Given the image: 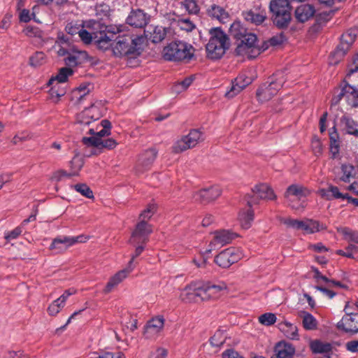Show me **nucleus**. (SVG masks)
<instances>
[{
    "mask_svg": "<svg viewBox=\"0 0 358 358\" xmlns=\"http://www.w3.org/2000/svg\"><path fill=\"white\" fill-rule=\"evenodd\" d=\"M310 194V191L302 185L292 184L289 185L285 192V196L290 195L296 196L299 199L305 198Z\"/></svg>",
    "mask_w": 358,
    "mask_h": 358,
    "instance_id": "58836bf2",
    "label": "nucleus"
},
{
    "mask_svg": "<svg viewBox=\"0 0 358 358\" xmlns=\"http://www.w3.org/2000/svg\"><path fill=\"white\" fill-rule=\"evenodd\" d=\"M157 155L158 150L155 147L146 149L139 155L138 164L143 167V170H149Z\"/></svg>",
    "mask_w": 358,
    "mask_h": 358,
    "instance_id": "a878e982",
    "label": "nucleus"
},
{
    "mask_svg": "<svg viewBox=\"0 0 358 358\" xmlns=\"http://www.w3.org/2000/svg\"><path fill=\"white\" fill-rule=\"evenodd\" d=\"M299 315L303 319L302 324L306 330H315L317 328V320L311 313L303 310Z\"/></svg>",
    "mask_w": 358,
    "mask_h": 358,
    "instance_id": "79ce46f5",
    "label": "nucleus"
},
{
    "mask_svg": "<svg viewBox=\"0 0 358 358\" xmlns=\"http://www.w3.org/2000/svg\"><path fill=\"white\" fill-rule=\"evenodd\" d=\"M73 176H78V172H72L71 171L70 173H68L65 170L59 169L53 173L52 178L55 180H56L57 182H59V181L62 180V179L64 177L71 178Z\"/></svg>",
    "mask_w": 358,
    "mask_h": 358,
    "instance_id": "e2e57ef3",
    "label": "nucleus"
},
{
    "mask_svg": "<svg viewBox=\"0 0 358 358\" xmlns=\"http://www.w3.org/2000/svg\"><path fill=\"white\" fill-rule=\"evenodd\" d=\"M90 83H83L78 87L75 88L73 93L84 92L83 94H80L76 101V104H80L82 100L90 93V90L87 87L90 85Z\"/></svg>",
    "mask_w": 358,
    "mask_h": 358,
    "instance_id": "4d7b16f0",
    "label": "nucleus"
},
{
    "mask_svg": "<svg viewBox=\"0 0 358 358\" xmlns=\"http://www.w3.org/2000/svg\"><path fill=\"white\" fill-rule=\"evenodd\" d=\"M277 317L274 313H266L259 317V322L263 325L271 326L275 324Z\"/></svg>",
    "mask_w": 358,
    "mask_h": 358,
    "instance_id": "864d4df0",
    "label": "nucleus"
},
{
    "mask_svg": "<svg viewBox=\"0 0 358 358\" xmlns=\"http://www.w3.org/2000/svg\"><path fill=\"white\" fill-rule=\"evenodd\" d=\"M45 55L43 52H36L29 57V64L37 67L42 65L45 61Z\"/></svg>",
    "mask_w": 358,
    "mask_h": 358,
    "instance_id": "5fc2aeb1",
    "label": "nucleus"
},
{
    "mask_svg": "<svg viewBox=\"0 0 358 358\" xmlns=\"http://www.w3.org/2000/svg\"><path fill=\"white\" fill-rule=\"evenodd\" d=\"M195 48L192 45L180 40L173 41L168 43L162 51V57L168 62L188 63L193 58Z\"/></svg>",
    "mask_w": 358,
    "mask_h": 358,
    "instance_id": "7ed1b4c3",
    "label": "nucleus"
},
{
    "mask_svg": "<svg viewBox=\"0 0 358 358\" xmlns=\"http://www.w3.org/2000/svg\"><path fill=\"white\" fill-rule=\"evenodd\" d=\"M23 31L26 36L29 37L41 38L43 35L42 31L38 27L34 26L26 27Z\"/></svg>",
    "mask_w": 358,
    "mask_h": 358,
    "instance_id": "774afa93",
    "label": "nucleus"
},
{
    "mask_svg": "<svg viewBox=\"0 0 358 358\" xmlns=\"http://www.w3.org/2000/svg\"><path fill=\"white\" fill-rule=\"evenodd\" d=\"M150 15L143 9H131L127 17L126 23L135 28H144L150 22Z\"/></svg>",
    "mask_w": 358,
    "mask_h": 358,
    "instance_id": "f3484780",
    "label": "nucleus"
},
{
    "mask_svg": "<svg viewBox=\"0 0 358 358\" xmlns=\"http://www.w3.org/2000/svg\"><path fill=\"white\" fill-rule=\"evenodd\" d=\"M352 64L348 65V71L346 73V78L349 79L351 83H354V80L352 79V76L358 73V53L352 57Z\"/></svg>",
    "mask_w": 358,
    "mask_h": 358,
    "instance_id": "6e6d98bb",
    "label": "nucleus"
},
{
    "mask_svg": "<svg viewBox=\"0 0 358 358\" xmlns=\"http://www.w3.org/2000/svg\"><path fill=\"white\" fill-rule=\"evenodd\" d=\"M81 27H85L84 22L82 24H79L78 22L74 23L73 22H71L67 23V24L66 25L65 31L68 34L71 36H74L77 34H79Z\"/></svg>",
    "mask_w": 358,
    "mask_h": 358,
    "instance_id": "bf43d9fd",
    "label": "nucleus"
},
{
    "mask_svg": "<svg viewBox=\"0 0 358 358\" xmlns=\"http://www.w3.org/2000/svg\"><path fill=\"white\" fill-rule=\"evenodd\" d=\"M222 194V190L218 186H210L208 188L200 189L196 195L202 204H208L216 200Z\"/></svg>",
    "mask_w": 358,
    "mask_h": 358,
    "instance_id": "b1692460",
    "label": "nucleus"
},
{
    "mask_svg": "<svg viewBox=\"0 0 358 358\" xmlns=\"http://www.w3.org/2000/svg\"><path fill=\"white\" fill-rule=\"evenodd\" d=\"M316 10L312 4L305 3L296 7L294 15L299 22L304 23L315 15Z\"/></svg>",
    "mask_w": 358,
    "mask_h": 358,
    "instance_id": "bb28decb",
    "label": "nucleus"
},
{
    "mask_svg": "<svg viewBox=\"0 0 358 358\" xmlns=\"http://www.w3.org/2000/svg\"><path fill=\"white\" fill-rule=\"evenodd\" d=\"M74 71L69 67H62L59 69L58 73L52 77L48 82V85H51L54 81L57 80L59 83H64L68 80L69 76L73 75Z\"/></svg>",
    "mask_w": 358,
    "mask_h": 358,
    "instance_id": "a19ab883",
    "label": "nucleus"
},
{
    "mask_svg": "<svg viewBox=\"0 0 358 358\" xmlns=\"http://www.w3.org/2000/svg\"><path fill=\"white\" fill-rule=\"evenodd\" d=\"M75 190L87 199H94V194L90 187L85 183H78L73 186Z\"/></svg>",
    "mask_w": 358,
    "mask_h": 358,
    "instance_id": "09e8293b",
    "label": "nucleus"
},
{
    "mask_svg": "<svg viewBox=\"0 0 358 358\" xmlns=\"http://www.w3.org/2000/svg\"><path fill=\"white\" fill-rule=\"evenodd\" d=\"M243 16L247 22H250L255 25L261 24L266 19L265 11L256 13L252 10H250L243 12Z\"/></svg>",
    "mask_w": 358,
    "mask_h": 358,
    "instance_id": "ea45409f",
    "label": "nucleus"
},
{
    "mask_svg": "<svg viewBox=\"0 0 358 358\" xmlns=\"http://www.w3.org/2000/svg\"><path fill=\"white\" fill-rule=\"evenodd\" d=\"M273 352L276 358H294L296 348L292 343L282 340L275 345Z\"/></svg>",
    "mask_w": 358,
    "mask_h": 358,
    "instance_id": "5701e85b",
    "label": "nucleus"
},
{
    "mask_svg": "<svg viewBox=\"0 0 358 358\" xmlns=\"http://www.w3.org/2000/svg\"><path fill=\"white\" fill-rule=\"evenodd\" d=\"M333 11L322 12L315 15V22L309 28L310 34H316L319 33L327 23L332 18Z\"/></svg>",
    "mask_w": 358,
    "mask_h": 358,
    "instance_id": "cd10ccee",
    "label": "nucleus"
},
{
    "mask_svg": "<svg viewBox=\"0 0 358 358\" xmlns=\"http://www.w3.org/2000/svg\"><path fill=\"white\" fill-rule=\"evenodd\" d=\"M343 98L351 108H358V89L354 83L345 77L338 87L334 89V95L331 99V106H337Z\"/></svg>",
    "mask_w": 358,
    "mask_h": 358,
    "instance_id": "20e7f679",
    "label": "nucleus"
},
{
    "mask_svg": "<svg viewBox=\"0 0 358 358\" xmlns=\"http://www.w3.org/2000/svg\"><path fill=\"white\" fill-rule=\"evenodd\" d=\"M168 32H170V27H164L163 26H153L149 27L148 34H145L144 31V36H147V41L150 40L152 43H158L162 42L166 36Z\"/></svg>",
    "mask_w": 358,
    "mask_h": 358,
    "instance_id": "393cba45",
    "label": "nucleus"
},
{
    "mask_svg": "<svg viewBox=\"0 0 358 358\" xmlns=\"http://www.w3.org/2000/svg\"><path fill=\"white\" fill-rule=\"evenodd\" d=\"M84 26L91 30L94 40L101 36L103 33H106V24L103 22V18L85 21Z\"/></svg>",
    "mask_w": 358,
    "mask_h": 358,
    "instance_id": "7c9ffc66",
    "label": "nucleus"
},
{
    "mask_svg": "<svg viewBox=\"0 0 358 358\" xmlns=\"http://www.w3.org/2000/svg\"><path fill=\"white\" fill-rule=\"evenodd\" d=\"M157 210L155 204H149L147 208L142 211L140 214L139 218L141 220H148L154 215Z\"/></svg>",
    "mask_w": 358,
    "mask_h": 358,
    "instance_id": "052dcab7",
    "label": "nucleus"
},
{
    "mask_svg": "<svg viewBox=\"0 0 358 358\" xmlns=\"http://www.w3.org/2000/svg\"><path fill=\"white\" fill-rule=\"evenodd\" d=\"M247 32L248 29L242 24L241 21L235 20L230 25L229 36L232 37L237 42L242 39Z\"/></svg>",
    "mask_w": 358,
    "mask_h": 358,
    "instance_id": "c9c22d12",
    "label": "nucleus"
},
{
    "mask_svg": "<svg viewBox=\"0 0 358 358\" xmlns=\"http://www.w3.org/2000/svg\"><path fill=\"white\" fill-rule=\"evenodd\" d=\"M207 13L210 17L218 20L222 24L226 23L230 17L224 8L216 4L211 5L207 9Z\"/></svg>",
    "mask_w": 358,
    "mask_h": 358,
    "instance_id": "473e14b6",
    "label": "nucleus"
},
{
    "mask_svg": "<svg viewBox=\"0 0 358 358\" xmlns=\"http://www.w3.org/2000/svg\"><path fill=\"white\" fill-rule=\"evenodd\" d=\"M78 35L81 41L86 45L91 44L94 40V36L92 32H90L87 30L85 29L84 27L80 28Z\"/></svg>",
    "mask_w": 358,
    "mask_h": 358,
    "instance_id": "0e129e2a",
    "label": "nucleus"
},
{
    "mask_svg": "<svg viewBox=\"0 0 358 358\" xmlns=\"http://www.w3.org/2000/svg\"><path fill=\"white\" fill-rule=\"evenodd\" d=\"M101 117L99 110L92 103L90 106L86 107L78 115V123L89 125L91 122L99 120Z\"/></svg>",
    "mask_w": 358,
    "mask_h": 358,
    "instance_id": "4be33fe9",
    "label": "nucleus"
},
{
    "mask_svg": "<svg viewBox=\"0 0 358 358\" xmlns=\"http://www.w3.org/2000/svg\"><path fill=\"white\" fill-rule=\"evenodd\" d=\"M320 194L322 196H327L328 200L331 199H341L342 200L346 199L348 193H341L339 191L338 187L330 185L327 189H321L320 190Z\"/></svg>",
    "mask_w": 358,
    "mask_h": 358,
    "instance_id": "e433bc0d",
    "label": "nucleus"
},
{
    "mask_svg": "<svg viewBox=\"0 0 358 358\" xmlns=\"http://www.w3.org/2000/svg\"><path fill=\"white\" fill-rule=\"evenodd\" d=\"M255 213L252 208L243 209L238 213V220L241 227L245 229H249L254 220Z\"/></svg>",
    "mask_w": 358,
    "mask_h": 358,
    "instance_id": "4c0bfd02",
    "label": "nucleus"
},
{
    "mask_svg": "<svg viewBox=\"0 0 358 358\" xmlns=\"http://www.w3.org/2000/svg\"><path fill=\"white\" fill-rule=\"evenodd\" d=\"M164 321V318L162 315L149 320L144 327L143 336L147 339L155 338L163 329Z\"/></svg>",
    "mask_w": 358,
    "mask_h": 358,
    "instance_id": "aec40b11",
    "label": "nucleus"
},
{
    "mask_svg": "<svg viewBox=\"0 0 358 358\" xmlns=\"http://www.w3.org/2000/svg\"><path fill=\"white\" fill-rule=\"evenodd\" d=\"M356 32L357 31L355 29H350L341 36L339 44L330 54L329 59L331 64L336 65L345 57L356 40Z\"/></svg>",
    "mask_w": 358,
    "mask_h": 358,
    "instance_id": "0eeeda50",
    "label": "nucleus"
},
{
    "mask_svg": "<svg viewBox=\"0 0 358 358\" xmlns=\"http://www.w3.org/2000/svg\"><path fill=\"white\" fill-rule=\"evenodd\" d=\"M239 235L231 230H217L214 232V238L209 244L210 248L206 250L205 253L209 254L213 250L215 249L216 244H220L222 246L229 244L233 240L238 238Z\"/></svg>",
    "mask_w": 358,
    "mask_h": 358,
    "instance_id": "dca6fc26",
    "label": "nucleus"
},
{
    "mask_svg": "<svg viewBox=\"0 0 358 358\" xmlns=\"http://www.w3.org/2000/svg\"><path fill=\"white\" fill-rule=\"evenodd\" d=\"M252 192L260 199L267 200H274L276 195L273 189L266 183H259L252 188Z\"/></svg>",
    "mask_w": 358,
    "mask_h": 358,
    "instance_id": "c85d7f7f",
    "label": "nucleus"
},
{
    "mask_svg": "<svg viewBox=\"0 0 358 358\" xmlns=\"http://www.w3.org/2000/svg\"><path fill=\"white\" fill-rule=\"evenodd\" d=\"M252 83V79L250 77L247 76L245 73L239 74L231 81V86L224 95L228 99L234 98Z\"/></svg>",
    "mask_w": 358,
    "mask_h": 358,
    "instance_id": "412c9836",
    "label": "nucleus"
},
{
    "mask_svg": "<svg viewBox=\"0 0 358 358\" xmlns=\"http://www.w3.org/2000/svg\"><path fill=\"white\" fill-rule=\"evenodd\" d=\"M224 331L220 329L216 331L213 336L209 339L210 343L212 346L220 347L225 341V338L223 336Z\"/></svg>",
    "mask_w": 358,
    "mask_h": 358,
    "instance_id": "8fccbe9b",
    "label": "nucleus"
},
{
    "mask_svg": "<svg viewBox=\"0 0 358 358\" xmlns=\"http://www.w3.org/2000/svg\"><path fill=\"white\" fill-rule=\"evenodd\" d=\"M147 42V36L135 34L119 35L113 47V55L117 57H126L128 59H136L141 55Z\"/></svg>",
    "mask_w": 358,
    "mask_h": 358,
    "instance_id": "f257e3e1",
    "label": "nucleus"
},
{
    "mask_svg": "<svg viewBox=\"0 0 358 358\" xmlns=\"http://www.w3.org/2000/svg\"><path fill=\"white\" fill-rule=\"evenodd\" d=\"M338 231L343 235L344 238L348 241L354 242L358 244V231H354L349 227H341L338 229Z\"/></svg>",
    "mask_w": 358,
    "mask_h": 358,
    "instance_id": "49530a36",
    "label": "nucleus"
},
{
    "mask_svg": "<svg viewBox=\"0 0 358 358\" xmlns=\"http://www.w3.org/2000/svg\"><path fill=\"white\" fill-rule=\"evenodd\" d=\"M112 38L106 33H103L97 38L94 39L96 48L102 51H106L111 46Z\"/></svg>",
    "mask_w": 358,
    "mask_h": 358,
    "instance_id": "a18cd8bd",
    "label": "nucleus"
},
{
    "mask_svg": "<svg viewBox=\"0 0 358 358\" xmlns=\"http://www.w3.org/2000/svg\"><path fill=\"white\" fill-rule=\"evenodd\" d=\"M289 0H271L269 11L273 24L280 29H287L292 20Z\"/></svg>",
    "mask_w": 358,
    "mask_h": 358,
    "instance_id": "39448f33",
    "label": "nucleus"
},
{
    "mask_svg": "<svg viewBox=\"0 0 358 358\" xmlns=\"http://www.w3.org/2000/svg\"><path fill=\"white\" fill-rule=\"evenodd\" d=\"M349 301L344 307L345 315L342 319L336 324V327L340 331L354 336L358 333V311H348Z\"/></svg>",
    "mask_w": 358,
    "mask_h": 358,
    "instance_id": "9b49d317",
    "label": "nucleus"
},
{
    "mask_svg": "<svg viewBox=\"0 0 358 358\" xmlns=\"http://www.w3.org/2000/svg\"><path fill=\"white\" fill-rule=\"evenodd\" d=\"M342 176L340 178V180L344 182H349L352 173L355 170V166L350 164H343L341 166Z\"/></svg>",
    "mask_w": 358,
    "mask_h": 358,
    "instance_id": "de8ad7c7",
    "label": "nucleus"
},
{
    "mask_svg": "<svg viewBox=\"0 0 358 358\" xmlns=\"http://www.w3.org/2000/svg\"><path fill=\"white\" fill-rule=\"evenodd\" d=\"M242 257L243 254L238 248L230 247L217 254L214 258V262L220 268H228Z\"/></svg>",
    "mask_w": 358,
    "mask_h": 358,
    "instance_id": "f8f14e48",
    "label": "nucleus"
},
{
    "mask_svg": "<svg viewBox=\"0 0 358 358\" xmlns=\"http://www.w3.org/2000/svg\"><path fill=\"white\" fill-rule=\"evenodd\" d=\"M184 291L185 294L182 299L186 302H197L199 299L204 301L201 280L191 282L185 286Z\"/></svg>",
    "mask_w": 358,
    "mask_h": 358,
    "instance_id": "6ab92c4d",
    "label": "nucleus"
},
{
    "mask_svg": "<svg viewBox=\"0 0 358 358\" xmlns=\"http://www.w3.org/2000/svg\"><path fill=\"white\" fill-rule=\"evenodd\" d=\"M69 238V236H58L54 238L49 246L50 250H56L57 252L66 250L70 245L69 243L64 241V239Z\"/></svg>",
    "mask_w": 358,
    "mask_h": 358,
    "instance_id": "c03bdc74",
    "label": "nucleus"
},
{
    "mask_svg": "<svg viewBox=\"0 0 358 358\" xmlns=\"http://www.w3.org/2000/svg\"><path fill=\"white\" fill-rule=\"evenodd\" d=\"M182 3L189 14H197L199 12V6L195 0H184Z\"/></svg>",
    "mask_w": 358,
    "mask_h": 358,
    "instance_id": "13d9d810",
    "label": "nucleus"
},
{
    "mask_svg": "<svg viewBox=\"0 0 358 358\" xmlns=\"http://www.w3.org/2000/svg\"><path fill=\"white\" fill-rule=\"evenodd\" d=\"M279 73L273 74L268 78V81L262 84L256 92V96L259 102L271 100L282 88L284 80L279 79Z\"/></svg>",
    "mask_w": 358,
    "mask_h": 358,
    "instance_id": "6e6552de",
    "label": "nucleus"
},
{
    "mask_svg": "<svg viewBox=\"0 0 358 358\" xmlns=\"http://www.w3.org/2000/svg\"><path fill=\"white\" fill-rule=\"evenodd\" d=\"M283 224L288 227L297 230H303L307 234H312L320 231L327 229L326 224L321 223L317 220L307 219L306 220H299L296 219L287 218L283 220Z\"/></svg>",
    "mask_w": 358,
    "mask_h": 358,
    "instance_id": "9d476101",
    "label": "nucleus"
},
{
    "mask_svg": "<svg viewBox=\"0 0 358 358\" xmlns=\"http://www.w3.org/2000/svg\"><path fill=\"white\" fill-rule=\"evenodd\" d=\"M287 38L283 32L278 34L268 39L269 45L273 47L282 45L285 41H287Z\"/></svg>",
    "mask_w": 358,
    "mask_h": 358,
    "instance_id": "680f3d73",
    "label": "nucleus"
},
{
    "mask_svg": "<svg viewBox=\"0 0 358 358\" xmlns=\"http://www.w3.org/2000/svg\"><path fill=\"white\" fill-rule=\"evenodd\" d=\"M209 36L206 45V57L213 61L219 60L230 48L229 36L219 27L210 29Z\"/></svg>",
    "mask_w": 358,
    "mask_h": 358,
    "instance_id": "f03ea898",
    "label": "nucleus"
},
{
    "mask_svg": "<svg viewBox=\"0 0 358 358\" xmlns=\"http://www.w3.org/2000/svg\"><path fill=\"white\" fill-rule=\"evenodd\" d=\"M204 141V134L200 129H192L189 134L177 141L172 146V152L181 153L188 149L192 148L201 141Z\"/></svg>",
    "mask_w": 358,
    "mask_h": 358,
    "instance_id": "1a4fd4ad",
    "label": "nucleus"
},
{
    "mask_svg": "<svg viewBox=\"0 0 358 358\" xmlns=\"http://www.w3.org/2000/svg\"><path fill=\"white\" fill-rule=\"evenodd\" d=\"M71 38L65 34L63 31H59L57 34L55 44L62 46L64 44L69 46L71 45Z\"/></svg>",
    "mask_w": 358,
    "mask_h": 358,
    "instance_id": "69168bd1",
    "label": "nucleus"
},
{
    "mask_svg": "<svg viewBox=\"0 0 358 358\" xmlns=\"http://www.w3.org/2000/svg\"><path fill=\"white\" fill-rule=\"evenodd\" d=\"M71 52L64 59L66 67L72 68L81 65L86 62H92L93 57L85 50H78L75 47L71 48Z\"/></svg>",
    "mask_w": 358,
    "mask_h": 358,
    "instance_id": "2eb2a0df",
    "label": "nucleus"
},
{
    "mask_svg": "<svg viewBox=\"0 0 358 358\" xmlns=\"http://www.w3.org/2000/svg\"><path fill=\"white\" fill-rule=\"evenodd\" d=\"M59 84V83H58V84L52 86L49 90V94L51 98H56V100L55 101L56 103L58 102L59 99L66 93V90L61 87Z\"/></svg>",
    "mask_w": 358,
    "mask_h": 358,
    "instance_id": "3c124183",
    "label": "nucleus"
},
{
    "mask_svg": "<svg viewBox=\"0 0 358 358\" xmlns=\"http://www.w3.org/2000/svg\"><path fill=\"white\" fill-rule=\"evenodd\" d=\"M278 329L280 331L289 339L291 340H299V335L298 334V328L294 324L287 322L283 321L282 322L278 323Z\"/></svg>",
    "mask_w": 358,
    "mask_h": 358,
    "instance_id": "2f4dec72",
    "label": "nucleus"
},
{
    "mask_svg": "<svg viewBox=\"0 0 358 358\" xmlns=\"http://www.w3.org/2000/svg\"><path fill=\"white\" fill-rule=\"evenodd\" d=\"M167 19L171 22V24L176 23L181 30L187 32L192 31L195 28V24L189 18H180L178 17V19H176L174 13L169 14Z\"/></svg>",
    "mask_w": 358,
    "mask_h": 358,
    "instance_id": "72a5a7b5",
    "label": "nucleus"
},
{
    "mask_svg": "<svg viewBox=\"0 0 358 358\" xmlns=\"http://www.w3.org/2000/svg\"><path fill=\"white\" fill-rule=\"evenodd\" d=\"M257 41L258 38L255 34L247 32L245 36L240 40V43L235 48L234 55L236 56L247 55L248 58L252 59L250 55H252V52H254L255 48H256L257 44Z\"/></svg>",
    "mask_w": 358,
    "mask_h": 358,
    "instance_id": "4468645a",
    "label": "nucleus"
},
{
    "mask_svg": "<svg viewBox=\"0 0 358 358\" xmlns=\"http://www.w3.org/2000/svg\"><path fill=\"white\" fill-rule=\"evenodd\" d=\"M147 243H136L133 245L136 247L134 252L131 255V259L128 262L127 267L121 271L117 272L115 275L110 278L109 280L106 283L103 292L106 294L110 293L112 289L120 284L124 279H125L129 273H130L135 268L134 264V259L139 257L143 252L145 250Z\"/></svg>",
    "mask_w": 358,
    "mask_h": 358,
    "instance_id": "423d86ee",
    "label": "nucleus"
},
{
    "mask_svg": "<svg viewBox=\"0 0 358 358\" xmlns=\"http://www.w3.org/2000/svg\"><path fill=\"white\" fill-rule=\"evenodd\" d=\"M340 123L345 134L358 138V122L352 117L346 114L343 115L340 118Z\"/></svg>",
    "mask_w": 358,
    "mask_h": 358,
    "instance_id": "c756f323",
    "label": "nucleus"
},
{
    "mask_svg": "<svg viewBox=\"0 0 358 358\" xmlns=\"http://www.w3.org/2000/svg\"><path fill=\"white\" fill-rule=\"evenodd\" d=\"M329 152L331 155V158L337 159L339 156L341 141L340 136H329Z\"/></svg>",
    "mask_w": 358,
    "mask_h": 358,
    "instance_id": "37998d69",
    "label": "nucleus"
},
{
    "mask_svg": "<svg viewBox=\"0 0 358 358\" xmlns=\"http://www.w3.org/2000/svg\"><path fill=\"white\" fill-rule=\"evenodd\" d=\"M332 344L327 342H324L320 339H315L310 342V349L313 354L325 355L326 352L331 351Z\"/></svg>",
    "mask_w": 358,
    "mask_h": 358,
    "instance_id": "f704fd0d",
    "label": "nucleus"
},
{
    "mask_svg": "<svg viewBox=\"0 0 358 358\" xmlns=\"http://www.w3.org/2000/svg\"><path fill=\"white\" fill-rule=\"evenodd\" d=\"M203 300H215L221 296V292L227 289V285L222 282L219 285H215L210 281H201Z\"/></svg>",
    "mask_w": 358,
    "mask_h": 358,
    "instance_id": "a211bd4d",
    "label": "nucleus"
},
{
    "mask_svg": "<svg viewBox=\"0 0 358 358\" xmlns=\"http://www.w3.org/2000/svg\"><path fill=\"white\" fill-rule=\"evenodd\" d=\"M84 164V159L80 157L78 154H76L70 161V166L72 169V172H78V176L79 171L83 167Z\"/></svg>",
    "mask_w": 358,
    "mask_h": 358,
    "instance_id": "603ef678",
    "label": "nucleus"
},
{
    "mask_svg": "<svg viewBox=\"0 0 358 358\" xmlns=\"http://www.w3.org/2000/svg\"><path fill=\"white\" fill-rule=\"evenodd\" d=\"M152 231V227L147 220H141L136 224L135 229L131 232L129 243L131 245L140 243H147Z\"/></svg>",
    "mask_w": 358,
    "mask_h": 358,
    "instance_id": "ddd939ff",
    "label": "nucleus"
},
{
    "mask_svg": "<svg viewBox=\"0 0 358 358\" xmlns=\"http://www.w3.org/2000/svg\"><path fill=\"white\" fill-rule=\"evenodd\" d=\"M82 143L87 146H92L99 149V144L101 142V138L95 136L90 137H83L81 140Z\"/></svg>",
    "mask_w": 358,
    "mask_h": 358,
    "instance_id": "338daca9",
    "label": "nucleus"
}]
</instances>
